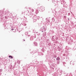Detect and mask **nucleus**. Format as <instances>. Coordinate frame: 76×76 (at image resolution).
I'll return each mask as SVG.
<instances>
[{"label": "nucleus", "mask_w": 76, "mask_h": 76, "mask_svg": "<svg viewBox=\"0 0 76 76\" xmlns=\"http://www.w3.org/2000/svg\"><path fill=\"white\" fill-rule=\"evenodd\" d=\"M60 58L59 57H57L56 58L57 60H60Z\"/></svg>", "instance_id": "f257e3e1"}, {"label": "nucleus", "mask_w": 76, "mask_h": 76, "mask_svg": "<svg viewBox=\"0 0 76 76\" xmlns=\"http://www.w3.org/2000/svg\"><path fill=\"white\" fill-rule=\"evenodd\" d=\"M9 57H10V58H13V56H9Z\"/></svg>", "instance_id": "f03ea898"}, {"label": "nucleus", "mask_w": 76, "mask_h": 76, "mask_svg": "<svg viewBox=\"0 0 76 76\" xmlns=\"http://www.w3.org/2000/svg\"><path fill=\"white\" fill-rule=\"evenodd\" d=\"M41 9H43V7L42 6L41 7Z\"/></svg>", "instance_id": "7ed1b4c3"}, {"label": "nucleus", "mask_w": 76, "mask_h": 76, "mask_svg": "<svg viewBox=\"0 0 76 76\" xmlns=\"http://www.w3.org/2000/svg\"><path fill=\"white\" fill-rule=\"evenodd\" d=\"M68 20H69V19H68Z\"/></svg>", "instance_id": "20e7f679"}, {"label": "nucleus", "mask_w": 76, "mask_h": 76, "mask_svg": "<svg viewBox=\"0 0 76 76\" xmlns=\"http://www.w3.org/2000/svg\"><path fill=\"white\" fill-rule=\"evenodd\" d=\"M24 41H25V40H24Z\"/></svg>", "instance_id": "39448f33"}]
</instances>
